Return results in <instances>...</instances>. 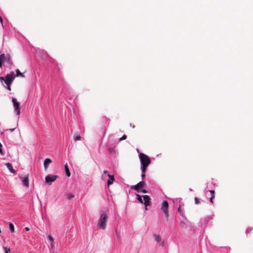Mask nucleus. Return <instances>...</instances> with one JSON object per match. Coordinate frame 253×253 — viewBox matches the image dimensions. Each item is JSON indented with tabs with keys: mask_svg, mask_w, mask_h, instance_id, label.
Masks as SVG:
<instances>
[{
	"mask_svg": "<svg viewBox=\"0 0 253 253\" xmlns=\"http://www.w3.org/2000/svg\"><path fill=\"white\" fill-rule=\"evenodd\" d=\"M108 215L105 213L101 214L98 220L97 226L98 228L105 230L106 228L107 222L108 220Z\"/></svg>",
	"mask_w": 253,
	"mask_h": 253,
	"instance_id": "f257e3e1",
	"label": "nucleus"
},
{
	"mask_svg": "<svg viewBox=\"0 0 253 253\" xmlns=\"http://www.w3.org/2000/svg\"><path fill=\"white\" fill-rule=\"evenodd\" d=\"M6 62L9 66H11L13 62L11 60V56L9 54H1L0 55V67L2 68V63Z\"/></svg>",
	"mask_w": 253,
	"mask_h": 253,
	"instance_id": "f03ea898",
	"label": "nucleus"
},
{
	"mask_svg": "<svg viewBox=\"0 0 253 253\" xmlns=\"http://www.w3.org/2000/svg\"><path fill=\"white\" fill-rule=\"evenodd\" d=\"M137 196V199L139 201L140 203L142 204H144L146 207L149 206L150 205V198L148 195H143L142 197L143 198L144 202L142 199V196H141L139 194H136Z\"/></svg>",
	"mask_w": 253,
	"mask_h": 253,
	"instance_id": "7ed1b4c3",
	"label": "nucleus"
},
{
	"mask_svg": "<svg viewBox=\"0 0 253 253\" xmlns=\"http://www.w3.org/2000/svg\"><path fill=\"white\" fill-rule=\"evenodd\" d=\"M139 158L142 165L149 166L151 163V160L149 157L143 153L139 154Z\"/></svg>",
	"mask_w": 253,
	"mask_h": 253,
	"instance_id": "20e7f679",
	"label": "nucleus"
},
{
	"mask_svg": "<svg viewBox=\"0 0 253 253\" xmlns=\"http://www.w3.org/2000/svg\"><path fill=\"white\" fill-rule=\"evenodd\" d=\"M169 204L167 201L163 202L162 204L161 210L165 214L167 218L169 217V211H168Z\"/></svg>",
	"mask_w": 253,
	"mask_h": 253,
	"instance_id": "39448f33",
	"label": "nucleus"
},
{
	"mask_svg": "<svg viewBox=\"0 0 253 253\" xmlns=\"http://www.w3.org/2000/svg\"><path fill=\"white\" fill-rule=\"evenodd\" d=\"M14 78L15 77L14 75V72H12L10 74L6 75V76H5L4 83L6 84H11Z\"/></svg>",
	"mask_w": 253,
	"mask_h": 253,
	"instance_id": "423d86ee",
	"label": "nucleus"
},
{
	"mask_svg": "<svg viewBox=\"0 0 253 253\" xmlns=\"http://www.w3.org/2000/svg\"><path fill=\"white\" fill-rule=\"evenodd\" d=\"M57 177L58 176L56 175H48L45 177V182L48 183L49 185H50L52 182L54 181L57 179Z\"/></svg>",
	"mask_w": 253,
	"mask_h": 253,
	"instance_id": "0eeeda50",
	"label": "nucleus"
},
{
	"mask_svg": "<svg viewBox=\"0 0 253 253\" xmlns=\"http://www.w3.org/2000/svg\"><path fill=\"white\" fill-rule=\"evenodd\" d=\"M145 186V183L143 181H140L135 185L131 186L132 189H134L136 190H139L141 188Z\"/></svg>",
	"mask_w": 253,
	"mask_h": 253,
	"instance_id": "6e6552de",
	"label": "nucleus"
},
{
	"mask_svg": "<svg viewBox=\"0 0 253 253\" xmlns=\"http://www.w3.org/2000/svg\"><path fill=\"white\" fill-rule=\"evenodd\" d=\"M12 102L13 103L14 110L20 108V103L15 98H12Z\"/></svg>",
	"mask_w": 253,
	"mask_h": 253,
	"instance_id": "1a4fd4ad",
	"label": "nucleus"
},
{
	"mask_svg": "<svg viewBox=\"0 0 253 253\" xmlns=\"http://www.w3.org/2000/svg\"><path fill=\"white\" fill-rule=\"evenodd\" d=\"M29 174H27L22 179L23 184L27 187H29Z\"/></svg>",
	"mask_w": 253,
	"mask_h": 253,
	"instance_id": "9d476101",
	"label": "nucleus"
},
{
	"mask_svg": "<svg viewBox=\"0 0 253 253\" xmlns=\"http://www.w3.org/2000/svg\"><path fill=\"white\" fill-rule=\"evenodd\" d=\"M107 176L109 177V179L107 181L108 185L112 184L113 181L115 180L114 176L109 174H107Z\"/></svg>",
	"mask_w": 253,
	"mask_h": 253,
	"instance_id": "9b49d317",
	"label": "nucleus"
},
{
	"mask_svg": "<svg viewBox=\"0 0 253 253\" xmlns=\"http://www.w3.org/2000/svg\"><path fill=\"white\" fill-rule=\"evenodd\" d=\"M51 160L49 158H46L44 160L43 166L45 169L48 167V165L51 163Z\"/></svg>",
	"mask_w": 253,
	"mask_h": 253,
	"instance_id": "f8f14e48",
	"label": "nucleus"
},
{
	"mask_svg": "<svg viewBox=\"0 0 253 253\" xmlns=\"http://www.w3.org/2000/svg\"><path fill=\"white\" fill-rule=\"evenodd\" d=\"M5 166L11 173H15V170L13 169V167L10 163H7L5 164Z\"/></svg>",
	"mask_w": 253,
	"mask_h": 253,
	"instance_id": "ddd939ff",
	"label": "nucleus"
},
{
	"mask_svg": "<svg viewBox=\"0 0 253 253\" xmlns=\"http://www.w3.org/2000/svg\"><path fill=\"white\" fill-rule=\"evenodd\" d=\"M14 77H20L24 78L25 77L24 73H21L19 69H17L16 71V75Z\"/></svg>",
	"mask_w": 253,
	"mask_h": 253,
	"instance_id": "4468645a",
	"label": "nucleus"
},
{
	"mask_svg": "<svg viewBox=\"0 0 253 253\" xmlns=\"http://www.w3.org/2000/svg\"><path fill=\"white\" fill-rule=\"evenodd\" d=\"M65 172H66V174L67 176L69 177L71 175V173L70 172L69 169L68 168L67 164H66L65 165Z\"/></svg>",
	"mask_w": 253,
	"mask_h": 253,
	"instance_id": "2eb2a0df",
	"label": "nucleus"
},
{
	"mask_svg": "<svg viewBox=\"0 0 253 253\" xmlns=\"http://www.w3.org/2000/svg\"><path fill=\"white\" fill-rule=\"evenodd\" d=\"M154 237L155 240L156 241H157V242H159L161 240V237L158 235H156V234L154 235Z\"/></svg>",
	"mask_w": 253,
	"mask_h": 253,
	"instance_id": "dca6fc26",
	"label": "nucleus"
},
{
	"mask_svg": "<svg viewBox=\"0 0 253 253\" xmlns=\"http://www.w3.org/2000/svg\"><path fill=\"white\" fill-rule=\"evenodd\" d=\"M81 137L80 136L76 134H74V136H73V139L75 141L80 140H81Z\"/></svg>",
	"mask_w": 253,
	"mask_h": 253,
	"instance_id": "f3484780",
	"label": "nucleus"
},
{
	"mask_svg": "<svg viewBox=\"0 0 253 253\" xmlns=\"http://www.w3.org/2000/svg\"><path fill=\"white\" fill-rule=\"evenodd\" d=\"M9 227L10 231L13 233L14 232V227L12 223H10L9 225Z\"/></svg>",
	"mask_w": 253,
	"mask_h": 253,
	"instance_id": "a211bd4d",
	"label": "nucleus"
},
{
	"mask_svg": "<svg viewBox=\"0 0 253 253\" xmlns=\"http://www.w3.org/2000/svg\"><path fill=\"white\" fill-rule=\"evenodd\" d=\"M75 197L74 195L73 194H66V198L67 199L70 200L72 198H73Z\"/></svg>",
	"mask_w": 253,
	"mask_h": 253,
	"instance_id": "6ab92c4d",
	"label": "nucleus"
},
{
	"mask_svg": "<svg viewBox=\"0 0 253 253\" xmlns=\"http://www.w3.org/2000/svg\"><path fill=\"white\" fill-rule=\"evenodd\" d=\"M142 168H141L142 173H145L146 171L147 168L148 166H147V165H142Z\"/></svg>",
	"mask_w": 253,
	"mask_h": 253,
	"instance_id": "aec40b11",
	"label": "nucleus"
},
{
	"mask_svg": "<svg viewBox=\"0 0 253 253\" xmlns=\"http://www.w3.org/2000/svg\"><path fill=\"white\" fill-rule=\"evenodd\" d=\"M3 249L5 250V253H9L10 252V249L9 248H7L6 247H3Z\"/></svg>",
	"mask_w": 253,
	"mask_h": 253,
	"instance_id": "412c9836",
	"label": "nucleus"
},
{
	"mask_svg": "<svg viewBox=\"0 0 253 253\" xmlns=\"http://www.w3.org/2000/svg\"><path fill=\"white\" fill-rule=\"evenodd\" d=\"M48 239L49 240V241L51 242V243H53L54 242V239L53 238V237L52 236H51L50 235H48Z\"/></svg>",
	"mask_w": 253,
	"mask_h": 253,
	"instance_id": "4be33fe9",
	"label": "nucleus"
},
{
	"mask_svg": "<svg viewBox=\"0 0 253 253\" xmlns=\"http://www.w3.org/2000/svg\"><path fill=\"white\" fill-rule=\"evenodd\" d=\"M194 200L196 204H200V202L199 201V199L197 197H195Z\"/></svg>",
	"mask_w": 253,
	"mask_h": 253,
	"instance_id": "5701e85b",
	"label": "nucleus"
},
{
	"mask_svg": "<svg viewBox=\"0 0 253 253\" xmlns=\"http://www.w3.org/2000/svg\"><path fill=\"white\" fill-rule=\"evenodd\" d=\"M126 138V135H124L122 137H121L120 139H119V141H122V140H125Z\"/></svg>",
	"mask_w": 253,
	"mask_h": 253,
	"instance_id": "b1692460",
	"label": "nucleus"
},
{
	"mask_svg": "<svg viewBox=\"0 0 253 253\" xmlns=\"http://www.w3.org/2000/svg\"><path fill=\"white\" fill-rule=\"evenodd\" d=\"M20 109L21 108L15 110V111L16 112V115H20Z\"/></svg>",
	"mask_w": 253,
	"mask_h": 253,
	"instance_id": "393cba45",
	"label": "nucleus"
},
{
	"mask_svg": "<svg viewBox=\"0 0 253 253\" xmlns=\"http://www.w3.org/2000/svg\"><path fill=\"white\" fill-rule=\"evenodd\" d=\"M6 84L7 85V89L9 90H11V87H10L11 84Z\"/></svg>",
	"mask_w": 253,
	"mask_h": 253,
	"instance_id": "a878e982",
	"label": "nucleus"
},
{
	"mask_svg": "<svg viewBox=\"0 0 253 253\" xmlns=\"http://www.w3.org/2000/svg\"><path fill=\"white\" fill-rule=\"evenodd\" d=\"M17 127H18V124H17L15 128H11L9 129V130L10 131V132H13Z\"/></svg>",
	"mask_w": 253,
	"mask_h": 253,
	"instance_id": "bb28decb",
	"label": "nucleus"
},
{
	"mask_svg": "<svg viewBox=\"0 0 253 253\" xmlns=\"http://www.w3.org/2000/svg\"><path fill=\"white\" fill-rule=\"evenodd\" d=\"M1 147H2V145L0 143V153L1 154H3V152H2V150L1 149Z\"/></svg>",
	"mask_w": 253,
	"mask_h": 253,
	"instance_id": "cd10ccee",
	"label": "nucleus"
},
{
	"mask_svg": "<svg viewBox=\"0 0 253 253\" xmlns=\"http://www.w3.org/2000/svg\"><path fill=\"white\" fill-rule=\"evenodd\" d=\"M214 198V195H212L211 198H210V201L211 203H213V199Z\"/></svg>",
	"mask_w": 253,
	"mask_h": 253,
	"instance_id": "c85d7f7f",
	"label": "nucleus"
},
{
	"mask_svg": "<svg viewBox=\"0 0 253 253\" xmlns=\"http://www.w3.org/2000/svg\"><path fill=\"white\" fill-rule=\"evenodd\" d=\"M178 211L181 214H182V210L180 206H179L178 208Z\"/></svg>",
	"mask_w": 253,
	"mask_h": 253,
	"instance_id": "c756f323",
	"label": "nucleus"
},
{
	"mask_svg": "<svg viewBox=\"0 0 253 253\" xmlns=\"http://www.w3.org/2000/svg\"><path fill=\"white\" fill-rule=\"evenodd\" d=\"M145 177V173H142V174H141L142 179H143Z\"/></svg>",
	"mask_w": 253,
	"mask_h": 253,
	"instance_id": "7c9ffc66",
	"label": "nucleus"
},
{
	"mask_svg": "<svg viewBox=\"0 0 253 253\" xmlns=\"http://www.w3.org/2000/svg\"><path fill=\"white\" fill-rule=\"evenodd\" d=\"M0 81H5V79L3 77H0Z\"/></svg>",
	"mask_w": 253,
	"mask_h": 253,
	"instance_id": "2f4dec72",
	"label": "nucleus"
},
{
	"mask_svg": "<svg viewBox=\"0 0 253 253\" xmlns=\"http://www.w3.org/2000/svg\"><path fill=\"white\" fill-rule=\"evenodd\" d=\"M141 191L143 193H146L147 192V191L144 189H142Z\"/></svg>",
	"mask_w": 253,
	"mask_h": 253,
	"instance_id": "473e14b6",
	"label": "nucleus"
},
{
	"mask_svg": "<svg viewBox=\"0 0 253 253\" xmlns=\"http://www.w3.org/2000/svg\"><path fill=\"white\" fill-rule=\"evenodd\" d=\"M210 192L212 194V195H214V190H210Z\"/></svg>",
	"mask_w": 253,
	"mask_h": 253,
	"instance_id": "72a5a7b5",
	"label": "nucleus"
},
{
	"mask_svg": "<svg viewBox=\"0 0 253 253\" xmlns=\"http://www.w3.org/2000/svg\"><path fill=\"white\" fill-rule=\"evenodd\" d=\"M0 23L2 24V22H3V20H2V17L0 16Z\"/></svg>",
	"mask_w": 253,
	"mask_h": 253,
	"instance_id": "f704fd0d",
	"label": "nucleus"
},
{
	"mask_svg": "<svg viewBox=\"0 0 253 253\" xmlns=\"http://www.w3.org/2000/svg\"><path fill=\"white\" fill-rule=\"evenodd\" d=\"M108 171H107V170H104L103 171V173H104V174H107V173H108Z\"/></svg>",
	"mask_w": 253,
	"mask_h": 253,
	"instance_id": "c9c22d12",
	"label": "nucleus"
},
{
	"mask_svg": "<svg viewBox=\"0 0 253 253\" xmlns=\"http://www.w3.org/2000/svg\"><path fill=\"white\" fill-rule=\"evenodd\" d=\"M25 230H26V231H28L30 230V228L29 227H26L25 228Z\"/></svg>",
	"mask_w": 253,
	"mask_h": 253,
	"instance_id": "e433bc0d",
	"label": "nucleus"
},
{
	"mask_svg": "<svg viewBox=\"0 0 253 253\" xmlns=\"http://www.w3.org/2000/svg\"><path fill=\"white\" fill-rule=\"evenodd\" d=\"M51 247H54V244L53 243H51Z\"/></svg>",
	"mask_w": 253,
	"mask_h": 253,
	"instance_id": "4c0bfd02",
	"label": "nucleus"
},
{
	"mask_svg": "<svg viewBox=\"0 0 253 253\" xmlns=\"http://www.w3.org/2000/svg\"><path fill=\"white\" fill-rule=\"evenodd\" d=\"M116 235H117V236L118 237V233H117V232H116Z\"/></svg>",
	"mask_w": 253,
	"mask_h": 253,
	"instance_id": "58836bf2",
	"label": "nucleus"
}]
</instances>
